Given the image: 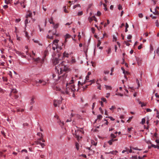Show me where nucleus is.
<instances>
[{
    "mask_svg": "<svg viewBox=\"0 0 159 159\" xmlns=\"http://www.w3.org/2000/svg\"><path fill=\"white\" fill-rule=\"evenodd\" d=\"M89 80V76L87 75L86 77V80Z\"/></svg>",
    "mask_w": 159,
    "mask_h": 159,
    "instance_id": "61",
    "label": "nucleus"
},
{
    "mask_svg": "<svg viewBox=\"0 0 159 159\" xmlns=\"http://www.w3.org/2000/svg\"><path fill=\"white\" fill-rule=\"evenodd\" d=\"M32 13L30 11H29L26 16V18H28L30 19L32 18Z\"/></svg>",
    "mask_w": 159,
    "mask_h": 159,
    "instance_id": "7",
    "label": "nucleus"
},
{
    "mask_svg": "<svg viewBox=\"0 0 159 159\" xmlns=\"http://www.w3.org/2000/svg\"><path fill=\"white\" fill-rule=\"evenodd\" d=\"M37 135L40 137L39 139H41V141H42V142H45V140L43 139V134L41 133H38L37 134Z\"/></svg>",
    "mask_w": 159,
    "mask_h": 159,
    "instance_id": "6",
    "label": "nucleus"
},
{
    "mask_svg": "<svg viewBox=\"0 0 159 159\" xmlns=\"http://www.w3.org/2000/svg\"><path fill=\"white\" fill-rule=\"evenodd\" d=\"M65 39H67L70 38L71 37V36L68 34H66L65 36Z\"/></svg>",
    "mask_w": 159,
    "mask_h": 159,
    "instance_id": "27",
    "label": "nucleus"
},
{
    "mask_svg": "<svg viewBox=\"0 0 159 159\" xmlns=\"http://www.w3.org/2000/svg\"><path fill=\"white\" fill-rule=\"evenodd\" d=\"M15 52L17 54L21 56V57H25L24 54L23 53L21 52H20V51H17V50H15Z\"/></svg>",
    "mask_w": 159,
    "mask_h": 159,
    "instance_id": "11",
    "label": "nucleus"
},
{
    "mask_svg": "<svg viewBox=\"0 0 159 159\" xmlns=\"http://www.w3.org/2000/svg\"><path fill=\"white\" fill-rule=\"evenodd\" d=\"M48 50H45L43 54V57L44 58H45V57H46V56L48 54Z\"/></svg>",
    "mask_w": 159,
    "mask_h": 159,
    "instance_id": "16",
    "label": "nucleus"
},
{
    "mask_svg": "<svg viewBox=\"0 0 159 159\" xmlns=\"http://www.w3.org/2000/svg\"><path fill=\"white\" fill-rule=\"evenodd\" d=\"M132 149H134V150H141V149L138 148L137 147H136V148L133 147V148H132Z\"/></svg>",
    "mask_w": 159,
    "mask_h": 159,
    "instance_id": "50",
    "label": "nucleus"
},
{
    "mask_svg": "<svg viewBox=\"0 0 159 159\" xmlns=\"http://www.w3.org/2000/svg\"><path fill=\"white\" fill-rule=\"evenodd\" d=\"M101 12H100L99 11H98L97 12V15L98 16H100L101 15Z\"/></svg>",
    "mask_w": 159,
    "mask_h": 159,
    "instance_id": "62",
    "label": "nucleus"
},
{
    "mask_svg": "<svg viewBox=\"0 0 159 159\" xmlns=\"http://www.w3.org/2000/svg\"><path fill=\"white\" fill-rule=\"evenodd\" d=\"M83 14V12L81 11L79 12L78 13V16H81V15H82Z\"/></svg>",
    "mask_w": 159,
    "mask_h": 159,
    "instance_id": "47",
    "label": "nucleus"
},
{
    "mask_svg": "<svg viewBox=\"0 0 159 159\" xmlns=\"http://www.w3.org/2000/svg\"><path fill=\"white\" fill-rule=\"evenodd\" d=\"M101 41L99 40H98V43L97 45V47H99V46L101 44Z\"/></svg>",
    "mask_w": 159,
    "mask_h": 159,
    "instance_id": "38",
    "label": "nucleus"
},
{
    "mask_svg": "<svg viewBox=\"0 0 159 159\" xmlns=\"http://www.w3.org/2000/svg\"><path fill=\"white\" fill-rule=\"evenodd\" d=\"M142 44H141L140 45H139L138 47V49H140L142 47Z\"/></svg>",
    "mask_w": 159,
    "mask_h": 159,
    "instance_id": "53",
    "label": "nucleus"
},
{
    "mask_svg": "<svg viewBox=\"0 0 159 159\" xmlns=\"http://www.w3.org/2000/svg\"><path fill=\"white\" fill-rule=\"evenodd\" d=\"M117 38L114 36H113V41L115 42L117 40Z\"/></svg>",
    "mask_w": 159,
    "mask_h": 159,
    "instance_id": "42",
    "label": "nucleus"
},
{
    "mask_svg": "<svg viewBox=\"0 0 159 159\" xmlns=\"http://www.w3.org/2000/svg\"><path fill=\"white\" fill-rule=\"evenodd\" d=\"M41 141V139H38L36 141L34 142V143L33 144V145L35 144L36 145L39 144L41 145L42 148H43L45 146V144L44 143H41L40 142V141Z\"/></svg>",
    "mask_w": 159,
    "mask_h": 159,
    "instance_id": "3",
    "label": "nucleus"
},
{
    "mask_svg": "<svg viewBox=\"0 0 159 159\" xmlns=\"http://www.w3.org/2000/svg\"><path fill=\"white\" fill-rule=\"evenodd\" d=\"M132 37V36L131 35H129L127 36V39H130Z\"/></svg>",
    "mask_w": 159,
    "mask_h": 159,
    "instance_id": "52",
    "label": "nucleus"
},
{
    "mask_svg": "<svg viewBox=\"0 0 159 159\" xmlns=\"http://www.w3.org/2000/svg\"><path fill=\"white\" fill-rule=\"evenodd\" d=\"M125 150H124L122 151V153H124L125 152H127V150H128V148H125Z\"/></svg>",
    "mask_w": 159,
    "mask_h": 159,
    "instance_id": "49",
    "label": "nucleus"
},
{
    "mask_svg": "<svg viewBox=\"0 0 159 159\" xmlns=\"http://www.w3.org/2000/svg\"><path fill=\"white\" fill-rule=\"evenodd\" d=\"M89 82H91V83L89 84V85H91L92 83H94L95 82L94 80H90L89 81Z\"/></svg>",
    "mask_w": 159,
    "mask_h": 159,
    "instance_id": "44",
    "label": "nucleus"
},
{
    "mask_svg": "<svg viewBox=\"0 0 159 159\" xmlns=\"http://www.w3.org/2000/svg\"><path fill=\"white\" fill-rule=\"evenodd\" d=\"M105 86L107 90H111L112 89L111 87L110 86H108L106 85H105Z\"/></svg>",
    "mask_w": 159,
    "mask_h": 159,
    "instance_id": "21",
    "label": "nucleus"
},
{
    "mask_svg": "<svg viewBox=\"0 0 159 159\" xmlns=\"http://www.w3.org/2000/svg\"><path fill=\"white\" fill-rule=\"evenodd\" d=\"M116 108V107L115 106H112L111 108H110L109 109L112 112L114 111V110Z\"/></svg>",
    "mask_w": 159,
    "mask_h": 159,
    "instance_id": "24",
    "label": "nucleus"
},
{
    "mask_svg": "<svg viewBox=\"0 0 159 159\" xmlns=\"http://www.w3.org/2000/svg\"><path fill=\"white\" fill-rule=\"evenodd\" d=\"M96 84H97V87L98 89L99 90H101V84L99 83L98 80H96Z\"/></svg>",
    "mask_w": 159,
    "mask_h": 159,
    "instance_id": "13",
    "label": "nucleus"
},
{
    "mask_svg": "<svg viewBox=\"0 0 159 159\" xmlns=\"http://www.w3.org/2000/svg\"><path fill=\"white\" fill-rule=\"evenodd\" d=\"M108 143L110 145H111L112 143V141H111L110 140L108 142Z\"/></svg>",
    "mask_w": 159,
    "mask_h": 159,
    "instance_id": "64",
    "label": "nucleus"
},
{
    "mask_svg": "<svg viewBox=\"0 0 159 159\" xmlns=\"http://www.w3.org/2000/svg\"><path fill=\"white\" fill-rule=\"evenodd\" d=\"M76 61L74 57H71V60L70 61H68V62L74 64L75 63Z\"/></svg>",
    "mask_w": 159,
    "mask_h": 159,
    "instance_id": "8",
    "label": "nucleus"
},
{
    "mask_svg": "<svg viewBox=\"0 0 159 159\" xmlns=\"http://www.w3.org/2000/svg\"><path fill=\"white\" fill-rule=\"evenodd\" d=\"M11 92L14 93H16L17 92V91L16 89H13Z\"/></svg>",
    "mask_w": 159,
    "mask_h": 159,
    "instance_id": "58",
    "label": "nucleus"
},
{
    "mask_svg": "<svg viewBox=\"0 0 159 159\" xmlns=\"http://www.w3.org/2000/svg\"><path fill=\"white\" fill-rule=\"evenodd\" d=\"M155 96L157 98H159V94H158V93H156L155 94Z\"/></svg>",
    "mask_w": 159,
    "mask_h": 159,
    "instance_id": "51",
    "label": "nucleus"
},
{
    "mask_svg": "<svg viewBox=\"0 0 159 159\" xmlns=\"http://www.w3.org/2000/svg\"><path fill=\"white\" fill-rule=\"evenodd\" d=\"M77 7H80V5L79 4H77L76 5H75L73 7V9H75Z\"/></svg>",
    "mask_w": 159,
    "mask_h": 159,
    "instance_id": "37",
    "label": "nucleus"
},
{
    "mask_svg": "<svg viewBox=\"0 0 159 159\" xmlns=\"http://www.w3.org/2000/svg\"><path fill=\"white\" fill-rule=\"evenodd\" d=\"M49 21L50 24H54V23L53 21V18L52 17H51L50 19L49 20Z\"/></svg>",
    "mask_w": 159,
    "mask_h": 159,
    "instance_id": "26",
    "label": "nucleus"
},
{
    "mask_svg": "<svg viewBox=\"0 0 159 159\" xmlns=\"http://www.w3.org/2000/svg\"><path fill=\"white\" fill-rule=\"evenodd\" d=\"M111 137L113 138H116V136L114 134H111Z\"/></svg>",
    "mask_w": 159,
    "mask_h": 159,
    "instance_id": "39",
    "label": "nucleus"
},
{
    "mask_svg": "<svg viewBox=\"0 0 159 159\" xmlns=\"http://www.w3.org/2000/svg\"><path fill=\"white\" fill-rule=\"evenodd\" d=\"M35 83L36 84L38 83H39L40 84H42V85H45V84H46L47 83L46 81L41 80H39L38 81V80H36L35 81Z\"/></svg>",
    "mask_w": 159,
    "mask_h": 159,
    "instance_id": "5",
    "label": "nucleus"
},
{
    "mask_svg": "<svg viewBox=\"0 0 159 159\" xmlns=\"http://www.w3.org/2000/svg\"><path fill=\"white\" fill-rule=\"evenodd\" d=\"M71 111L72 112L70 113V118H71L72 117L74 116L75 115V114L73 113V111Z\"/></svg>",
    "mask_w": 159,
    "mask_h": 159,
    "instance_id": "41",
    "label": "nucleus"
},
{
    "mask_svg": "<svg viewBox=\"0 0 159 159\" xmlns=\"http://www.w3.org/2000/svg\"><path fill=\"white\" fill-rule=\"evenodd\" d=\"M75 146L76 149L77 150H78L79 149V147L80 146L79 144L78 143H75Z\"/></svg>",
    "mask_w": 159,
    "mask_h": 159,
    "instance_id": "23",
    "label": "nucleus"
},
{
    "mask_svg": "<svg viewBox=\"0 0 159 159\" xmlns=\"http://www.w3.org/2000/svg\"><path fill=\"white\" fill-rule=\"evenodd\" d=\"M107 53V56H108L111 52V48H109L107 50H106Z\"/></svg>",
    "mask_w": 159,
    "mask_h": 159,
    "instance_id": "20",
    "label": "nucleus"
},
{
    "mask_svg": "<svg viewBox=\"0 0 159 159\" xmlns=\"http://www.w3.org/2000/svg\"><path fill=\"white\" fill-rule=\"evenodd\" d=\"M26 18V19L25 21V25H26L28 24L29 22H30V19L28 18Z\"/></svg>",
    "mask_w": 159,
    "mask_h": 159,
    "instance_id": "17",
    "label": "nucleus"
},
{
    "mask_svg": "<svg viewBox=\"0 0 159 159\" xmlns=\"http://www.w3.org/2000/svg\"><path fill=\"white\" fill-rule=\"evenodd\" d=\"M118 9L119 10H122V6L121 5L119 4L118 5Z\"/></svg>",
    "mask_w": 159,
    "mask_h": 159,
    "instance_id": "43",
    "label": "nucleus"
},
{
    "mask_svg": "<svg viewBox=\"0 0 159 159\" xmlns=\"http://www.w3.org/2000/svg\"><path fill=\"white\" fill-rule=\"evenodd\" d=\"M145 121H146V120H145V118H143L142 120L141 123L142 125H144V123H145Z\"/></svg>",
    "mask_w": 159,
    "mask_h": 159,
    "instance_id": "32",
    "label": "nucleus"
},
{
    "mask_svg": "<svg viewBox=\"0 0 159 159\" xmlns=\"http://www.w3.org/2000/svg\"><path fill=\"white\" fill-rule=\"evenodd\" d=\"M138 15H139V16L140 18H141L143 17V14L142 13L139 14Z\"/></svg>",
    "mask_w": 159,
    "mask_h": 159,
    "instance_id": "57",
    "label": "nucleus"
},
{
    "mask_svg": "<svg viewBox=\"0 0 159 159\" xmlns=\"http://www.w3.org/2000/svg\"><path fill=\"white\" fill-rule=\"evenodd\" d=\"M29 79H27V78H26V79H24L23 80V82H24L25 83H27L29 82Z\"/></svg>",
    "mask_w": 159,
    "mask_h": 159,
    "instance_id": "31",
    "label": "nucleus"
},
{
    "mask_svg": "<svg viewBox=\"0 0 159 159\" xmlns=\"http://www.w3.org/2000/svg\"><path fill=\"white\" fill-rule=\"evenodd\" d=\"M63 8H64V11L65 13H68V11L66 10V6H64L63 7Z\"/></svg>",
    "mask_w": 159,
    "mask_h": 159,
    "instance_id": "30",
    "label": "nucleus"
},
{
    "mask_svg": "<svg viewBox=\"0 0 159 159\" xmlns=\"http://www.w3.org/2000/svg\"><path fill=\"white\" fill-rule=\"evenodd\" d=\"M123 73L125 75V78L126 79H127V78L126 77V76L125 75L126 74H129V72L128 71H125V70H124V71H123Z\"/></svg>",
    "mask_w": 159,
    "mask_h": 159,
    "instance_id": "25",
    "label": "nucleus"
},
{
    "mask_svg": "<svg viewBox=\"0 0 159 159\" xmlns=\"http://www.w3.org/2000/svg\"><path fill=\"white\" fill-rule=\"evenodd\" d=\"M139 104H141V106L142 107H143V106H145L146 105V103H143L141 101H140L139 102Z\"/></svg>",
    "mask_w": 159,
    "mask_h": 159,
    "instance_id": "28",
    "label": "nucleus"
},
{
    "mask_svg": "<svg viewBox=\"0 0 159 159\" xmlns=\"http://www.w3.org/2000/svg\"><path fill=\"white\" fill-rule=\"evenodd\" d=\"M35 99V98L34 96H32L31 98L30 101V105H33L34 102V100Z\"/></svg>",
    "mask_w": 159,
    "mask_h": 159,
    "instance_id": "9",
    "label": "nucleus"
},
{
    "mask_svg": "<svg viewBox=\"0 0 159 159\" xmlns=\"http://www.w3.org/2000/svg\"><path fill=\"white\" fill-rule=\"evenodd\" d=\"M147 124L148 125L147 126V127L146 128V129H148L149 128V118L148 117H147Z\"/></svg>",
    "mask_w": 159,
    "mask_h": 159,
    "instance_id": "19",
    "label": "nucleus"
},
{
    "mask_svg": "<svg viewBox=\"0 0 159 159\" xmlns=\"http://www.w3.org/2000/svg\"><path fill=\"white\" fill-rule=\"evenodd\" d=\"M20 5L21 6L23 7V8L25 7V5H24V2H23L22 3H20Z\"/></svg>",
    "mask_w": 159,
    "mask_h": 159,
    "instance_id": "59",
    "label": "nucleus"
},
{
    "mask_svg": "<svg viewBox=\"0 0 159 159\" xmlns=\"http://www.w3.org/2000/svg\"><path fill=\"white\" fill-rule=\"evenodd\" d=\"M155 24L156 25L157 27H159V24L158 22V20H156L155 22Z\"/></svg>",
    "mask_w": 159,
    "mask_h": 159,
    "instance_id": "40",
    "label": "nucleus"
},
{
    "mask_svg": "<svg viewBox=\"0 0 159 159\" xmlns=\"http://www.w3.org/2000/svg\"><path fill=\"white\" fill-rule=\"evenodd\" d=\"M53 64L55 65H57L59 63V60L57 58H55L53 61Z\"/></svg>",
    "mask_w": 159,
    "mask_h": 159,
    "instance_id": "14",
    "label": "nucleus"
},
{
    "mask_svg": "<svg viewBox=\"0 0 159 159\" xmlns=\"http://www.w3.org/2000/svg\"><path fill=\"white\" fill-rule=\"evenodd\" d=\"M69 56V54L66 52V51H65L63 54V57H68Z\"/></svg>",
    "mask_w": 159,
    "mask_h": 159,
    "instance_id": "10",
    "label": "nucleus"
},
{
    "mask_svg": "<svg viewBox=\"0 0 159 159\" xmlns=\"http://www.w3.org/2000/svg\"><path fill=\"white\" fill-rule=\"evenodd\" d=\"M61 103V101L60 100H55L54 101V105L55 107H57Z\"/></svg>",
    "mask_w": 159,
    "mask_h": 159,
    "instance_id": "4",
    "label": "nucleus"
},
{
    "mask_svg": "<svg viewBox=\"0 0 159 159\" xmlns=\"http://www.w3.org/2000/svg\"><path fill=\"white\" fill-rule=\"evenodd\" d=\"M56 74H53L51 78L53 79L56 82H63L64 80L67 76L66 72L69 70L68 67L64 65L63 63L56 66Z\"/></svg>",
    "mask_w": 159,
    "mask_h": 159,
    "instance_id": "1",
    "label": "nucleus"
},
{
    "mask_svg": "<svg viewBox=\"0 0 159 159\" xmlns=\"http://www.w3.org/2000/svg\"><path fill=\"white\" fill-rule=\"evenodd\" d=\"M5 2L6 4H8L10 3V2L8 1V0H5Z\"/></svg>",
    "mask_w": 159,
    "mask_h": 159,
    "instance_id": "55",
    "label": "nucleus"
},
{
    "mask_svg": "<svg viewBox=\"0 0 159 159\" xmlns=\"http://www.w3.org/2000/svg\"><path fill=\"white\" fill-rule=\"evenodd\" d=\"M53 28L54 29H57L59 26V24L58 23H57L56 24H55L54 23V24H53Z\"/></svg>",
    "mask_w": 159,
    "mask_h": 159,
    "instance_id": "22",
    "label": "nucleus"
},
{
    "mask_svg": "<svg viewBox=\"0 0 159 159\" xmlns=\"http://www.w3.org/2000/svg\"><path fill=\"white\" fill-rule=\"evenodd\" d=\"M118 153V152L117 151H112L111 152H106V153L107 154H114V155H116V154Z\"/></svg>",
    "mask_w": 159,
    "mask_h": 159,
    "instance_id": "15",
    "label": "nucleus"
},
{
    "mask_svg": "<svg viewBox=\"0 0 159 159\" xmlns=\"http://www.w3.org/2000/svg\"><path fill=\"white\" fill-rule=\"evenodd\" d=\"M58 41H59L57 39L54 40L53 42V44L52 45H55V46L56 47H57V43H58Z\"/></svg>",
    "mask_w": 159,
    "mask_h": 159,
    "instance_id": "18",
    "label": "nucleus"
},
{
    "mask_svg": "<svg viewBox=\"0 0 159 159\" xmlns=\"http://www.w3.org/2000/svg\"><path fill=\"white\" fill-rule=\"evenodd\" d=\"M156 53L159 56V48H158L156 50Z\"/></svg>",
    "mask_w": 159,
    "mask_h": 159,
    "instance_id": "54",
    "label": "nucleus"
},
{
    "mask_svg": "<svg viewBox=\"0 0 159 159\" xmlns=\"http://www.w3.org/2000/svg\"><path fill=\"white\" fill-rule=\"evenodd\" d=\"M110 23V21L109 20H107V23H106L104 25V27H105L107 26V25L109 24Z\"/></svg>",
    "mask_w": 159,
    "mask_h": 159,
    "instance_id": "34",
    "label": "nucleus"
},
{
    "mask_svg": "<svg viewBox=\"0 0 159 159\" xmlns=\"http://www.w3.org/2000/svg\"><path fill=\"white\" fill-rule=\"evenodd\" d=\"M153 13L155 15H158L159 14L158 11H156V10H155V12H153Z\"/></svg>",
    "mask_w": 159,
    "mask_h": 159,
    "instance_id": "36",
    "label": "nucleus"
},
{
    "mask_svg": "<svg viewBox=\"0 0 159 159\" xmlns=\"http://www.w3.org/2000/svg\"><path fill=\"white\" fill-rule=\"evenodd\" d=\"M109 71L107 70H105L104 71V73L105 74H109Z\"/></svg>",
    "mask_w": 159,
    "mask_h": 159,
    "instance_id": "45",
    "label": "nucleus"
},
{
    "mask_svg": "<svg viewBox=\"0 0 159 159\" xmlns=\"http://www.w3.org/2000/svg\"><path fill=\"white\" fill-rule=\"evenodd\" d=\"M110 96V94L109 93H107L106 94V95L105 96V97L107 98H108Z\"/></svg>",
    "mask_w": 159,
    "mask_h": 159,
    "instance_id": "63",
    "label": "nucleus"
},
{
    "mask_svg": "<svg viewBox=\"0 0 159 159\" xmlns=\"http://www.w3.org/2000/svg\"><path fill=\"white\" fill-rule=\"evenodd\" d=\"M34 61L38 62L39 61L40 59L39 58H37L36 59H34Z\"/></svg>",
    "mask_w": 159,
    "mask_h": 159,
    "instance_id": "48",
    "label": "nucleus"
},
{
    "mask_svg": "<svg viewBox=\"0 0 159 159\" xmlns=\"http://www.w3.org/2000/svg\"><path fill=\"white\" fill-rule=\"evenodd\" d=\"M93 20L95 21L96 22L97 21V19L94 16H93Z\"/></svg>",
    "mask_w": 159,
    "mask_h": 159,
    "instance_id": "60",
    "label": "nucleus"
},
{
    "mask_svg": "<svg viewBox=\"0 0 159 159\" xmlns=\"http://www.w3.org/2000/svg\"><path fill=\"white\" fill-rule=\"evenodd\" d=\"M88 20L90 22H91L93 20V16L89 18Z\"/></svg>",
    "mask_w": 159,
    "mask_h": 159,
    "instance_id": "33",
    "label": "nucleus"
},
{
    "mask_svg": "<svg viewBox=\"0 0 159 159\" xmlns=\"http://www.w3.org/2000/svg\"><path fill=\"white\" fill-rule=\"evenodd\" d=\"M75 136H76V137H77V138H78L80 137V136L79 135V133H81L82 131L80 130H75Z\"/></svg>",
    "mask_w": 159,
    "mask_h": 159,
    "instance_id": "12",
    "label": "nucleus"
},
{
    "mask_svg": "<svg viewBox=\"0 0 159 159\" xmlns=\"http://www.w3.org/2000/svg\"><path fill=\"white\" fill-rule=\"evenodd\" d=\"M102 115H98V116H97V119H99V120H101L102 119Z\"/></svg>",
    "mask_w": 159,
    "mask_h": 159,
    "instance_id": "35",
    "label": "nucleus"
},
{
    "mask_svg": "<svg viewBox=\"0 0 159 159\" xmlns=\"http://www.w3.org/2000/svg\"><path fill=\"white\" fill-rule=\"evenodd\" d=\"M73 78L70 81V82L66 84L65 89H61L57 85H56L54 87V89L57 91H60L61 93L66 94H70L73 93L76 90L75 89V85L73 84L74 82Z\"/></svg>",
    "mask_w": 159,
    "mask_h": 159,
    "instance_id": "2",
    "label": "nucleus"
},
{
    "mask_svg": "<svg viewBox=\"0 0 159 159\" xmlns=\"http://www.w3.org/2000/svg\"><path fill=\"white\" fill-rule=\"evenodd\" d=\"M107 117H108V118H110L111 120H115V119L114 118H113L111 116H109V117H106V118H107Z\"/></svg>",
    "mask_w": 159,
    "mask_h": 159,
    "instance_id": "46",
    "label": "nucleus"
},
{
    "mask_svg": "<svg viewBox=\"0 0 159 159\" xmlns=\"http://www.w3.org/2000/svg\"><path fill=\"white\" fill-rule=\"evenodd\" d=\"M103 5L104 7H105V8H104V9H105V11L107 10V8H106V6H107V5H106V4H104H104H103Z\"/></svg>",
    "mask_w": 159,
    "mask_h": 159,
    "instance_id": "56",
    "label": "nucleus"
},
{
    "mask_svg": "<svg viewBox=\"0 0 159 159\" xmlns=\"http://www.w3.org/2000/svg\"><path fill=\"white\" fill-rule=\"evenodd\" d=\"M101 100H102V101L103 102H104L106 103L107 102V100L105 98H104L102 97L101 98Z\"/></svg>",
    "mask_w": 159,
    "mask_h": 159,
    "instance_id": "29",
    "label": "nucleus"
}]
</instances>
